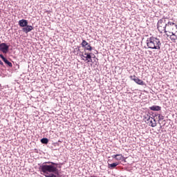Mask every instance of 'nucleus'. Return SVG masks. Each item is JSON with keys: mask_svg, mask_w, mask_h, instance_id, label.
<instances>
[{"mask_svg": "<svg viewBox=\"0 0 177 177\" xmlns=\"http://www.w3.org/2000/svg\"><path fill=\"white\" fill-rule=\"evenodd\" d=\"M86 50H89L91 52V50H92V46L89 44L87 45V46L85 47Z\"/></svg>", "mask_w": 177, "mask_h": 177, "instance_id": "16", "label": "nucleus"}, {"mask_svg": "<svg viewBox=\"0 0 177 177\" xmlns=\"http://www.w3.org/2000/svg\"><path fill=\"white\" fill-rule=\"evenodd\" d=\"M168 18L163 17L158 21L157 28L159 32H165L167 37H170L171 41L177 39V24L172 21H168Z\"/></svg>", "mask_w": 177, "mask_h": 177, "instance_id": "1", "label": "nucleus"}, {"mask_svg": "<svg viewBox=\"0 0 177 177\" xmlns=\"http://www.w3.org/2000/svg\"><path fill=\"white\" fill-rule=\"evenodd\" d=\"M27 25H28V21L26 19H21L19 21V26L20 27H27Z\"/></svg>", "mask_w": 177, "mask_h": 177, "instance_id": "6", "label": "nucleus"}, {"mask_svg": "<svg viewBox=\"0 0 177 177\" xmlns=\"http://www.w3.org/2000/svg\"><path fill=\"white\" fill-rule=\"evenodd\" d=\"M123 158H124V156H122V154H118L116 160L121 161V160H122Z\"/></svg>", "mask_w": 177, "mask_h": 177, "instance_id": "14", "label": "nucleus"}, {"mask_svg": "<svg viewBox=\"0 0 177 177\" xmlns=\"http://www.w3.org/2000/svg\"><path fill=\"white\" fill-rule=\"evenodd\" d=\"M147 45L149 49H161V41L157 37H151L147 39Z\"/></svg>", "mask_w": 177, "mask_h": 177, "instance_id": "2", "label": "nucleus"}, {"mask_svg": "<svg viewBox=\"0 0 177 177\" xmlns=\"http://www.w3.org/2000/svg\"><path fill=\"white\" fill-rule=\"evenodd\" d=\"M51 165H43L41 166V171L43 172L42 175H46L48 172L53 173L57 171V164L51 162Z\"/></svg>", "mask_w": 177, "mask_h": 177, "instance_id": "3", "label": "nucleus"}, {"mask_svg": "<svg viewBox=\"0 0 177 177\" xmlns=\"http://www.w3.org/2000/svg\"><path fill=\"white\" fill-rule=\"evenodd\" d=\"M120 163L118 162H114L112 164H109V168L110 169H114V168H115V167H117V165H118Z\"/></svg>", "mask_w": 177, "mask_h": 177, "instance_id": "12", "label": "nucleus"}, {"mask_svg": "<svg viewBox=\"0 0 177 177\" xmlns=\"http://www.w3.org/2000/svg\"><path fill=\"white\" fill-rule=\"evenodd\" d=\"M0 57H1V59H2V60L4 62V63H6V64H8V66L9 67H12L13 65L12 64V62H10L8 59H6V58H5V57H3V55L1 54Z\"/></svg>", "mask_w": 177, "mask_h": 177, "instance_id": "9", "label": "nucleus"}, {"mask_svg": "<svg viewBox=\"0 0 177 177\" xmlns=\"http://www.w3.org/2000/svg\"><path fill=\"white\" fill-rule=\"evenodd\" d=\"M149 109L152 111H160V110H161V106L153 105V106L149 107Z\"/></svg>", "mask_w": 177, "mask_h": 177, "instance_id": "11", "label": "nucleus"}, {"mask_svg": "<svg viewBox=\"0 0 177 177\" xmlns=\"http://www.w3.org/2000/svg\"><path fill=\"white\" fill-rule=\"evenodd\" d=\"M84 55H82V57H85L86 59H84V60L86 62L87 61L88 63H89V62H92V56L91 55V53H84Z\"/></svg>", "mask_w": 177, "mask_h": 177, "instance_id": "8", "label": "nucleus"}, {"mask_svg": "<svg viewBox=\"0 0 177 177\" xmlns=\"http://www.w3.org/2000/svg\"><path fill=\"white\" fill-rule=\"evenodd\" d=\"M82 48H85L86 46H87V45H89L86 40H82V42L81 44Z\"/></svg>", "mask_w": 177, "mask_h": 177, "instance_id": "15", "label": "nucleus"}, {"mask_svg": "<svg viewBox=\"0 0 177 177\" xmlns=\"http://www.w3.org/2000/svg\"><path fill=\"white\" fill-rule=\"evenodd\" d=\"M130 79L131 80V81H134V82H136V84H138V85H142V86L145 85V82H143V80L139 79L135 75L130 76Z\"/></svg>", "mask_w": 177, "mask_h": 177, "instance_id": "4", "label": "nucleus"}, {"mask_svg": "<svg viewBox=\"0 0 177 177\" xmlns=\"http://www.w3.org/2000/svg\"><path fill=\"white\" fill-rule=\"evenodd\" d=\"M44 176L46 177H57L56 175L53 174H44Z\"/></svg>", "mask_w": 177, "mask_h": 177, "instance_id": "17", "label": "nucleus"}, {"mask_svg": "<svg viewBox=\"0 0 177 177\" xmlns=\"http://www.w3.org/2000/svg\"><path fill=\"white\" fill-rule=\"evenodd\" d=\"M151 118V117L150 115H147L145 116V121H147V122L150 120Z\"/></svg>", "mask_w": 177, "mask_h": 177, "instance_id": "18", "label": "nucleus"}, {"mask_svg": "<svg viewBox=\"0 0 177 177\" xmlns=\"http://www.w3.org/2000/svg\"><path fill=\"white\" fill-rule=\"evenodd\" d=\"M147 124H149L150 127L154 128V127H157V122H156V119L151 118L150 120L147 122Z\"/></svg>", "mask_w": 177, "mask_h": 177, "instance_id": "7", "label": "nucleus"}, {"mask_svg": "<svg viewBox=\"0 0 177 177\" xmlns=\"http://www.w3.org/2000/svg\"><path fill=\"white\" fill-rule=\"evenodd\" d=\"M158 120H159V121H161V120H164V116L161 114H159L158 115Z\"/></svg>", "mask_w": 177, "mask_h": 177, "instance_id": "19", "label": "nucleus"}, {"mask_svg": "<svg viewBox=\"0 0 177 177\" xmlns=\"http://www.w3.org/2000/svg\"><path fill=\"white\" fill-rule=\"evenodd\" d=\"M117 157H118V154L112 156V158H115V160H117Z\"/></svg>", "mask_w": 177, "mask_h": 177, "instance_id": "20", "label": "nucleus"}, {"mask_svg": "<svg viewBox=\"0 0 177 177\" xmlns=\"http://www.w3.org/2000/svg\"><path fill=\"white\" fill-rule=\"evenodd\" d=\"M0 64H1V66H3V62H2L1 61V59H0Z\"/></svg>", "mask_w": 177, "mask_h": 177, "instance_id": "21", "label": "nucleus"}, {"mask_svg": "<svg viewBox=\"0 0 177 177\" xmlns=\"http://www.w3.org/2000/svg\"><path fill=\"white\" fill-rule=\"evenodd\" d=\"M34 28H32V26H28L27 25L26 26L24 27L22 30L24 31V32H30V31H32Z\"/></svg>", "mask_w": 177, "mask_h": 177, "instance_id": "10", "label": "nucleus"}, {"mask_svg": "<svg viewBox=\"0 0 177 177\" xmlns=\"http://www.w3.org/2000/svg\"><path fill=\"white\" fill-rule=\"evenodd\" d=\"M8 50L9 46L6 45V43L0 44V52H2V53H8Z\"/></svg>", "mask_w": 177, "mask_h": 177, "instance_id": "5", "label": "nucleus"}, {"mask_svg": "<svg viewBox=\"0 0 177 177\" xmlns=\"http://www.w3.org/2000/svg\"><path fill=\"white\" fill-rule=\"evenodd\" d=\"M41 142L44 144V145H48V143H49V140L48 138H42L41 140Z\"/></svg>", "mask_w": 177, "mask_h": 177, "instance_id": "13", "label": "nucleus"}]
</instances>
